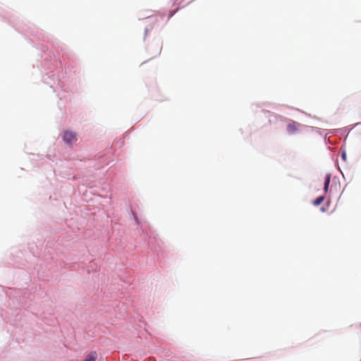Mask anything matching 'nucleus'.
Masks as SVG:
<instances>
[{
    "mask_svg": "<svg viewBox=\"0 0 361 361\" xmlns=\"http://www.w3.org/2000/svg\"><path fill=\"white\" fill-rule=\"evenodd\" d=\"M63 140L68 145H71L77 140L76 135L71 131H66L63 135Z\"/></svg>",
    "mask_w": 361,
    "mask_h": 361,
    "instance_id": "1",
    "label": "nucleus"
},
{
    "mask_svg": "<svg viewBox=\"0 0 361 361\" xmlns=\"http://www.w3.org/2000/svg\"><path fill=\"white\" fill-rule=\"evenodd\" d=\"M299 126L298 123L290 121L287 126V130L290 134H293L298 130Z\"/></svg>",
    "mask_w": 361,
    "mask_h": 361,
    "instance_id": "2",
    "label": "nucleus"
},
{
    "mask_svg": "<svg viewBox=\"0 0 361 361\" xmlns=\"http://www.w3.org/2000/svg\"><path fill=\"white\" fill-rule=\"evenodd\" d=\"M330 180H331V175L326 174L324 178V190L325 192H327V191H328Z\"/></svg>",
    "mask_w": 361,
    "mask_h": 361,
    "instance_id": "3",
    "label": "nucleus"
},
{
    "mask_svg": "<svg viewBox=\"0 0 361 361\" xmlns=\"http://www.w3.org/2000/svg\"><path fill=\"white\" fill-rule=\"evenodd\" d=\"M324 196H319L316 200H314L313 204L315 206H318L320 204H322V202L324 201Z\"/></svg>",
    "mask_w": 361,
    "mask_h": 361,
    "instance_id": "4",
    "label": "nucleus"
},
{
    "mask_svg": "<svg viewBox=\"0 0 361 361\" xmlns=\"http://www.w3.org/2000/svg\"><path fill=\"white\" fill-rule=\"evenodd\" d=\"M343 158L345 159V154H343Z\"/></svg>",
    "mask_w": 361,
    "mask_h": 361,
    "instance_id": "5",
    "label": "nucleus"
}]
</instances>
